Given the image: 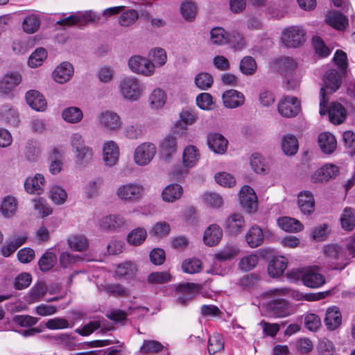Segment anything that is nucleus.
I'll use <instances>...</instances> for the list:
<instances>
[{
  "label": "nucleus",
  "instance_id": "obj_39",
  "mask_svg": "<svg viewBox=\"0 0 355 355\" xmlns=\"http://www.w3.org/2000/svg\"><path fill=\"white\" fill-rule=\"evenodd\" d=\"M278 225L286 232H297L303 229V225L297 219L282 217L277 220Z\"/></svg>",
  "mask_w": 355,
  "mask_h": 355
},
{
  "label": "nucleus",
  "instance_id": "obj_13",
  "mask_svg": "<svg viewBox=\"0 0 355 355\" xmlns=\"http://www.w3.org/2000/svg\"><path fill=\"white\" fill-rule=\"evenodd\" d=\"M277 110L284 117H294L300 110V102L296 97L284 96L279 102Z\"/></svg>",
  "mask_w": 355,
  "mask_h": 355
},
{
  "label": "nucleus",
  "instance_id": "obj_20",
  "mask_svg": "<svg viewBox=\"0 0 355 355\" xmlns=\"http://www.w3.org/2000/svg\"><path fill=\"white\" fill-rule=\"evenodd\" d=\"M119 157V149L117 144L113 141H109L104 144L103 148V158L106 166H114Z\"/></svg>",
  "mask_w": 355,
  "mask_h": 355
},
{
  "label": "nucleus",
  "instance_id": "obj_55",
  "mask_svg": "<svg viewBox=\"0 0 355 355\" xmlns=\"http://www.w3.org/2000/svg\"><path fill=\"white\" fill-rule=\"evenodd\" d=\"M47 53L43 48H38L31 55L28 63L31 67H37L40 66L42 62L46 59Z\"/></svg>",
  "mask_w": 355,
  "mask_h": 355
},
{
  "label": "nucleus",
  "instance_id": "obj_23",
  "mask_svg": "<svg viewBox=\"0 0 355 355\" xmlns=\"http://www.w3.org/2000/svg\"><path fill=\"white\" fill-rule=\"evenodd\" d=\"M125 224L124 218L119 214L103 217L98 222L99 227L105 231H116Z\"/></svg>",
  "mask_w": 355,
  "mask_h": 355
},
{
  "label": "nucleus",
  "instance_id": "obj_34",
  "mask_svg": "<svg viewBox=\"0 0 355 355\" xmlns=\"http://www.w3.org/2000/svg\"><path fill=\"white\" fill-rule=\"evenodd\" d=\"M56 250V248L49 249L40 257L38 261V266L41 271L47 272L55 265L57 261Z\"/></svg>",
  "mask_w": 355,
  "mask_h": 355
},
{
  "label": "nucleus",
  "instance_id": "obj_21",
  "mask_svg": "<svg viewBox=\"0 0 355 355\" xmlns=\"http://www.w3.org/2000/svg\"><path fill=\"white\" fill-rule=\"evenodd\" d=\"M28 239L26 234L14 235L8 239L1 248V254L5 257H8L14 253L17 248L21 246Z\"/></svg>",
  "mask_w": 355,
  "mask_h": 355
},
{
  "label": "nucleus",
  "instance_id": "obj_45",
  "mask_svg": "<svg viewBox=\"0 0 355 355\" xmlns=\"http://www.w3.org/2000/svg\"><path fill=\"white\" fill-rule=\"evenodd\" d=\"M68 245L75 251L83 252L88 248L89 242L83 235H73L68 239Z\"/></svg>",
  "mask_w": 355,
  "mask_h": 355
},
{
  "label": "nucleus",
  "instance_id": "obj_30",
  "mask_svg": "<svg viewBox=\"0 0 355 355\" xmlns=\"http://www.w3.org/2000/svg\"><path fill=\"white\" fill-rule=\"evenodd\" d=\"M318 144L322 151L325 154L332 153L336 148L337 141L334 135L330 132H322L318 136Z\"/></svg>",
  "mask_w": 355,
  "mask_h": 355
},
{
  "label": "nucleus",
  "instance_id": "obj_4",
  "mask_svg": "<svg viewBox=\"0 0 355 355\" xmlns=\"http://www.w3.org/2000/svg\"><path fill=\"white\" fill-rule=\"evenodd\" d=\"M144 192V187L138 183H127L119 186L116 191L119 199L128 202L140 200Z\"/></svg>",
  "mask_w": 355,
  "mask_h": 355
},
{
  "label": "nucleus",
  "instance_id": "obj_51",
  "mask_svg": "<svg viewBox=\"0 0 355 355\" xmlns=\"http://www.w3.org/2000/svg\"><path fill=\"white\" fill-rule=\"evenodd\" d=\"M40 25V19L34 15L26 17L22 23L23 30L29 34L36 32Z\"/></svg>",
  "mask_w": 355,
  "mask_h": 355
},
{
  "label": "nucleus",
  "instance_id": "obj_15",
  "mask_svg": "<svg viewBox=\"0 0 355 355\" xmlns=\"http://www.w3.org/2000/svg\"><path fill=\"white\" fill-rule=\"evenodd\" d=\"M178 150V140L173 135H167L162 139L159 144L161 159L168 161L172 159Z\"/></svg>",
  "mask_w": 355,
  "mask_h": 355
},
{
  "label": "nucleus",
  "instance_id": "obj_49",
  "mask_svg": "<svg viewBox=\"0 0 355 355\" xmlns=\"http://www.w3.org/2000/svg\"><path fill=\"white\" fill-rule=\"evenodd\" d=\"M224 348V340L219 334H214L209 336L208 340V351L209 354L215 353L223 350Z\"/></svg>",
  "mask_w": 355,
  "mask_h": 355
},
{
  "label": "nucleus",
  "instance_id": "obj_58",
  "mask_svg": "<svg viewBox=\"0 0 355 355\" xmlns=\"http://www.w3.org/2000/svg\"><path fill=\"white\" fill-rule=\"evenodd\" d=\"M46 294V286L44 283H39L34 286L29 292L28 301L34 303L40 301Z\"/></svg>",
  "mask_w": 355,
  "mask_h": 355
},
{
  "label": "nucleus",
  "instance_id": "obj_43",
  "mask_svg": "<svg viewBox=\"0 0 355 355\" xmlns=\"http://www.w3.org/2000/svg\"><path fill=\"white\" fill-rule=\"evenodd\" d=\"M147 236V232L144 228L137 227L132 230L127 236L128 243L131 245H140Z\"/></svg>",
  "mask_w": 355,
  "mask_h": 355
},
{
  "label": "nucleus",
  "instance_id": "obj_57",
  "mask_svg": "<svg viewBox=\"0 0 355 355\" xmlns=\"http://www.w3.org/2000/svg\"><path fill=\"white\" fill-rule=\"evenodd\" d=\"M195 84L200 89L206 90L212 85L213 77L207 72L200 73L196 76Z\"/></svg>",
  "mask_w": 355,
  "mask_h": 355
},
{
  "label": "nucleus",
  "instance_id": "obj_32",
  "mask_svg": "<svg viewBox=\"0 0 355 355\" xmlns=\"http://www.w3.org/2000/svg\"><path fill=\"white\" fill-rule=\"evenodd\" d=\"M287 259L283 256L275 257L270 261L268 272L270 277H279L283 274L287 267Z\"/></svg>",
  "mask_w": 355,
  "mask_h": 355
},
{
  "label": "nucleus",
  "instance_id": "obj_64",
  "mask_svg": "<svg viewBox=\"0 0 355 355\" xmlns=\"http://www.w3.org/2000/svg\"><path fill=\"white\" fill-rule=\"evenodd\" d=\"M258 261V256L254 254H251L243 257L241 259L239 263V267L243 271H249L256 266Z\"/></svg>",
  "mask_w": 355,
  "mask_h": 355
},
{
  "label": "nucleus",
  "instance_id": "obj_37",
  "mask_svg": "<svg viewBox=\"0 0 355 355\" xmlns=\"http://www.w3.org/2000/svg\"><path fill=\"white\" fill-rule=\"evenodd\" d=\"M137 271V266L135 263L130 261H125L120 263L116 270V275L119 278L125 279H131L134 277Z\"/></svg>",
  "mask_w": 355,
  "mask_h": 355
},
{
  "label": "nucleus",
  "instance_id": "obj_63",
  "mask_svg": "<svg viewBox=\"0 0 355 355\" xmlns=\"http://www.w3.org/2000/svg\"><path fill=\"white\" fill-rule=\"evenodd\" d=\"M33 202L35 210L42 217H46L52 213V209L44 198H35L33 200Z\"/></svg>",
  "mask_w": 355,
  "mask_h": 355
},
{
  "label": "nucleus",
  "instance_id": "obj_14",
  "mask_svg": "<svg viewBox=\"0 0 355 355\" xmlns=\"http://www.w3.org/2000/svg\"><path fill=\"white\" fill-rule=\"evenodd\" d=\"M240 203L246 212L254 213L257 209V197L254 190L249 186H243L239 193Z\"/></svg>",
  "mask_w": 355,
  "mask_h": 355
},
{
  "label": "nucleus",
  "instance_id": "obj_10",
  "mask_svg": "<svg viewBox=\"0 0 355 355\" xmlns=\"http://www.w3.org/2000/svg\"><path fill=\"white\" fill-rule=\"evenodd\" d=\"M22 80L21 76L18 72L6 73L0 79V96L6 98L12 96V91Z\"/></svg>",
  "mask_w": 355,
  "mask_h": 355
},
{
  "label": "nucleus",
  "instance_id": "obj_6",
  "mask_svg": "<svg viewBox=\"0 0 355 355\" xmlns=\"http://www.w3.org/2000/svg\"><path fill=\"white\" fill-rule=\"evenodd\" d=\"M324 253L334 261L333 263L336 265L333 267L334 270L344 269L352 259L346 249L338 245H327L324 248Z\"/></svg>",
  "mask_w": 355,
  "mask_h": 355
},
{
  "label": "nucleus",
  "instance_id": "obj_61",
  "mask_svg": "<svg viewBox=\"0 0 355 355\" xmlns=\"http://www.w3.org/2000/svg\"><path fill=\"white\" fill-rule=\"evenodd\" d=\"M196 10V5L190 1L183 2L180 8L182 15L187 21H191L195 18Z\"/></svg>",
  "mask_w": 355,
  "mask_h": 355
},
{
  "label": "nucleus",
  "instance_id": "obj_44",
  "mask_svg": "<svg viewBox=\"0 0 355 355\" xmlns=\"http://www.w3.org/2000/svg\"><path fill=\"white\" fill-rule=\"evenodd\" d=\"M282 148L287 155H295L298 150V141L293 135L284 136L282 141Z\"/></svg>",
  "mask_w": 355,
  "mask_h": 355
},
{
  "label": "nucleus",
  "instance_id": "obj_2",
  "mask_svg": "<svg viewBox=\"0 0 355 355\" xmlns=\"http://www.w3.org/2000/svg\"><path fill=\"white\" fill-rule=\"evenodd\" d=\"M71 146L78 165L85 166L92 161L93 150L91 147L85 145L81 135L74 133L71 135Z\"/></svg>",
  "mask_w": 355,
  "mask_h": 355
},
{
  "label": "nucleus",
  "instance_id": "obj_50",
  "mask_svg": "<svg viewBox=\"0 0 355 355\" xmlns=\"http://www.w3.org/2000/svg\"><path fill=\"white\" fill-rule=\"evenodd\" d=\"M149 56L152 59L150 62L154 64V69L155 67H159L163 66L167 60L166 53L162 48H156L151 50L149 53Z\"/></svg>",
  "mask_w": 355,
  "mask_h": 355
},
{
  "label": "nucleus",
  "instance_id": "obj_26",
  "mask_svg": "<svg viewBox=\"0 0 355 355\" xmlns=\"http://www.w3.org/2000/svg\"><path fill=\"white\" fill-rule=\"evenodd\" d=\"M223 230L217 224L210 225L205 231L203 241L208 246L216 245L221 240Z\"/></svg>",
  "mask_w": 355,
  "mask_h": 355
},
{
  "label": "nucleus",
  "instance_id": "obj_47",
  "mask_svg": "<svg viewBox=\"0 0 355 355\" xmlns=\"http://www.w3.org/2000/svg\"><path fill=\"white\" fill-rule=\"evenodd\" d=\"M250 166L252 170L258 174H263L268 170V166L263 157L259 153H254L250 157Z\"/></svg>",
  "mask_w": 355,
  "mask_h": 355
},
{
  "label": "nucleus",
  "instance_id": "obj_62",
  "mask_svg": "<svg viewBox=\"0 0 355 355\" xmlns=\"http://www.w3.org/2000/svg\"><path fill=\"white\" fill-rule=\"evenodd\" d=\"M276 64L280 73L284 74L285 76L286 73L293 70L297 67L296 62L292 58L288 57L278 59L277 60Z\"/></svg>",
  "mask_w": 355,
  "mask_h": 355
},
{
  "label": "nucleus",
  "instance_id": "obj_7",
  "mask_svg": "<svg viewBox=\"0 0 355 355\" xmlns=\"http://www.w3.org/2000/svg\"><path fill=\"white\" fill-rule=\"evenodd\" d=\"M293 273L297 278L301 279L303 284L309 288H319L325 282L324 275L312 268L298 270L293 271Z\"/></svg>",
  "mask_w": 355,
  "mask_h": 355
},
{
  "label": "nucleus",
  "instance_id": "obj_9",
  "mask_svg": "<svg viewBox=\"0 0 355 355\" xmlns=\"http://www.w3.org/2000/svg\"><path fill=\"white\" fill-rule=\"evenodd\" d=\"M97 124L108 131H117L122 126L121 116L115 112L106 110L102 112L96 118Z\"/></svg>",
  "mask_w": 355,
  "mask_h": 355
},
{
  "label": "nucleus",
  "instance_id": "obj_54",
  "mask_svg": "<svg viewBox=\"0 0 355 355\" xmlns=\"http://www.w3.org/2000/svg\"><path fill=\"white\" fill-rule=\"evenodd\" d=\"M105 291L114 297H127L129 295V291L120 284H111L105 286Z\"/></svg>",
  "mask_w": 355,
  "mask_h": 355
},
{
  "label": "nucleus",
  "instance_id": "obj_11",
  "mask_svg": "<svg viewBox=\"0 0 355 355\" xmlns=\"http://www.w3.org/2000/svg\"><path fill=\"white\" fill-rule=\"evenodd\" d=\"M200 285L195 283L180 284L177 287V297L175 302L178 304L186 306L199 293Z\"/></svg>",
  "mask_w": 355,
  "mask_h": 355
},
{
  "label": "nucleus",
  "instance_id": "obj_17",
  "mask_svg": "<svg viewBox=\"0 0 355 355\" xmlns=\"http://www.w3.org/2000/svg\"><path fill=\"white\" fill-rule=\"evenodd\" d=\"M46 182L41 173L28 177L24 182L25 191L32 195H41L44 190Z\"/></svg>",
  "mask_w": 355,
  "mask_h": 355
},
{
  "label": "nucleus",
  "instance_id": "obj_56",
  "mask_svg": "<svg viewBox=\"0 0 355 355\" xmlns=\"http://www.w3.org/2000/svg\"><path fill=\"white\" fill-rule=\"evenodd\" d=\"M184 272L194 274L200 272L202 269V261L198 259H186L182 266Z\"/></svg>",
  "mask_w": 355,
  "mask_h": 355
},
{
  "label": "nucleus",
  "instance_id": "obj_29",
  "mask_svg": "<svg viewBox=\"0 0 355 355\" xmlns=\"http://www.w3.org/2000/svg\"><path fill=\"white\" fill-rule=\"evenodd\" d=\"M26 101L31 108L37 111H44L46 102L43 95L36 90H30L26 94Z\"/></svg>",
  "mask_w": 355,
  "mask_h": 355
},
{
  "label": "nucleus",
  "instance_id": "obj_48",
  "mask_svg": "<svg viewBox=\"0 0 355 355\" xmlns=\"http://www.w3.org/2000/svg\"><path fill=\"white\" fill-rule=\"evenodd\" d=\"M139 18L138 12L134 9H128L121 13L119 23L121 26H130L135 24Z\"/></svg>",
  "mask_w": 355,
  "mask_h": 355
},
{
  "label": "nucleus",
  "instance_id": "obj_5",
  "mask_svg": "<svg viewBox=\"0 0 355 355\" xmlns=\"http://www.w3.org/2000/svg\"><path fill=\"white\" fill-rule=\"evenodd\" d=\"M305 35L301 26H291L283 30L281 40L286 47L297 48L305 42Z\"/></svg>",
  "mask_w": 355,
  "mask_h": 355
},
{
  "label": "nucleus",
  "instance_id": "obj_40",
  "mask_svg": "<svg viewBox=\"0 0 355 355\" xmlns=\"http://www.w3.org/2000/svg\"><path fill=\"white\" fill-rule=\"evenodd\" d=\"M340 220L343 230L347 232L353 230L355 227V210L351 207H345Z\"/></svg>",
  "mask_w": 355,
  "mask_h": 355
},
{
  "label": "nucleus",
  "instance_id": "obj_35",
  "mask_svg": "<svg viewBox=\"0 0 355 355\" xmlns=\"http://www.w3.org/2000/svg\"><path fill=\"white\" fill-rule=\"evenodd\" d=\"M327 23L338 31H344L348 26V19L339 12H333L327 17Z\"/></svg>",
  "mask_w": 355,
  "mask_h": 355
},
{
  "label": "nucleus",
  "instance_id": "obj_60",
  "mask_svg": "<svg viewBox=\"0 0 355 355\" xmlns=\"http://www.w3.org/2000/svg\"><path fill=\"white\" fill-rule=\"evenodd\" d=\"M260 279L255 273H250L243 276L239 281L237 284L244 290H248L257 286Z\"/></svg>",
  "mask_w": 355,
  "mask_h": 355
},
{
  "label": "nucleus",
  "instance_id": "obj_3",
  "mask_svg": "<svg viewBox=\"0 0 355 355\" xmlns=\"http://www.w3.org/2000/svg\"><path fill=\"white\" fill-rule=\"evenodd\" d=\"M119 91L123 97L130 101H138L144 93V86L138 78L128 76L123 78L119 83Z\"/></svg>",
  "mask_w": 355,
  "mask_h": 355
},
{
  "label": "nucleus",
  "instance_id": "obj_36",
  "mask_svg": "<svg viewBox=\"0 0 355 355\" xmlns=\"http://www.w3.org/2000/svg\"><path fill=\"white\" fill-rule=\"evenodd\" d=\"M239 249L236 246L234 245H227L223 249H222L220 252L216 254V261L214 263V266L212 268L213 272H214L215 268L218 265V262L227 261L235 256H236L239 253Z\"/></svg>",
  "mask_w": 355,
  "mask_h": 355
},
{
  "label": "nucleus",
  "instance_id": "obj_28",
  "mask_svg": "<svg viewBox=\"0 0 355 355\" xmlns=\"http://www.w3.org/2000/svg\"><path fill=\"white\" fill-rule=\"evenodd\" d=\"M298 206L304 215H309L315 208V200L310 191H302L298 194Z\"/></svg>",
  "mask_w": 355,
  "mask_h": 355
},
{
  "label": "nucleus",
  "instance_id": "obj_19",
  "mask_svg": "<svg viewBox=\"0 0 355 355\" xmlns=\"http://www.w3.org/2000/svg\"><path fill=\"white\" fill-rule=\"evenodd\" d=\"M267 307L271 315L275 318H284L291 313V310L288 302L281 298L270 301Z\"/></svg>",
  "mask_w": 355,
  "mask_h": 355
},
{
  "label": "nucleus",
  "instance_id": "obj_42",
  "mask_svg": "<svg viewBox=\"0 0 355 355\" xmlns=\"http://www.w3.org/2000/svg\"><path fill=\"white\" fill-rule=\"evenodd\" d=\"M103 183L102 178L97 177L89 180L84 187V195L87 199L93 198L98 196V190Z\"/></svg>",
  "mask_w": 355,
  "mask_h": 355
},
{
  "label": "nucleus",
  "instance_id": "obj_38",
  "mask_svg": "<svg viewBox=\"0 0 355 355\" xmlns=\"http://www.w3.org/2000/svg\"><path fill=\"white\" fill-rule=\"evenodd\" d=\"M200 158V153L194 146H189L184 150L182 155L183 164L187 168L193 167Z\"/></svg>",
  "mask_w": 355,
  "mask_h": 355
},
{
  "label": "nucleus",
  "instance_id": "obj_12",
  "mask_svg": "<svg viewBox=\"0 0 355 355\" xmlns=\"http://www.w3.org/2000/svg\"><path fill=\"white\" fill-rule=\"evenodd\" d=\"M130 70L136 73L149 76L154 73V64L139 55L131 57L128 61Z\"/></svg>",
  "mask_w": 355,
  "mask_h": 355
},
{
  "label": "nucleus",
  "instance_id": "obj_59",
  "mask_svg": "<svg viewBox=\"0 0 355 355\" xmlns=\"http://www.w3.org/2000/svg\"><path fill=\"white\" fill-rule=\"evenodd\" d=\"M51 199L57 205L63 204L67 198L66 191L58 185L53 186L49 192Z\"/></svg>",
  "mask_w": 355,
  "mask_h": 355
},
{
  "label": "nucleus",
  "instance_id": "obj_24",
  "mask_svg": "<svg viewBox=\"0 0 355 355\" xmlns=\"http://www.w3.org/2000/svg\"><path fill=\"white\" fill-rule=\"evenodd\" d=\"M222 98L225 107L231 109L238 107L245 102L244 95L235 89L225 91L223 94Z\"/></svg>",
  "mask_w": 355,
  "mask_h": 355
},
{
  "label": "nucleus",
  "instance_id": "obj_22",
  "mask_svg": "<svg viewBox=\"0 0 355 355\" xmlns=\"http://www.w3.org/2000/svg\"><path fill=\"white\" fill-rule=\"evenodd\" d=\"M207 144L214 153L223 154L227 150L228 141L221 134L211 132L207 136Z\"/></svg>",
  "mask_w": 355,
  "mask_h": 355
},
{
  "label": "nucleus",
  "instance_id": "obj_25",
  "mask_svg": "<svg viewBox=\"0 0 355 355\" xmlns=\"http://www.w3.org/2000/svg\"><path fill=\"white\" fill-rule=\"evenodd\" d=\"M324 322L330 331H334L339 327L342 322V315L338 308L336 306L329 307L327 309Z\"/></svg>",
  "mask_w": 355,
  "mask_h": 355
},
{
  "label": "nucleus",
  "instance_id": "obj_18",
  "mask_svg": "<svg viewBox=\"0 0 355 355\" xmlns=\"http://www.w3.org/2000/svg\"><path fill=\"white\" fill-rule=\"evenodd\" d=\"M245 225L246 222L243 216L240 213L235 212L226 218L224 227L229 234H237L242 231Z\"/></svg>",
  "mask_w": 355,
  "mask_h": 355
},
{
  "label": "nucleus",
  "instance_id": "obj_16",
  "mask_svg": "<svg viewBox=\"0 0 355 355\" xmlns=\"http://www.w3.org/2000/svg\"><path fill=\"white\" fill-rule=\"evenodd\" d=\"M339 173V168L334 164H325L315 171L311 175V181L314 183L327 182L335 178Z\"/></svg>",
  "mask_w": 355,
  "mask_h": 355
},
{
  "label": "nucleus",
  "instance_id": "obj_8",
  "mask_svg": "<svg viewBox=\"0 0 355 355\" xmlns=\"http://www.w3.org/2000/svg\"><path fill=\"white\" fill-rule=\"evenodd\" d=\"M156 153L157 148L154 144L151 142L142 143L135 150V162L139 166H146L153 160Z\"/></svg>",
  "mask_w": 355,
  "mask_h": 355
},
{
  "label": "nucleus",
  "instance_id": "obj_53",
  "mask_svg": "<svg viewBox=\"0 0 355 355\" xmlns=\"http://www.w3.org/2000/svg\"><path fill=\"white\" fill-rule=\"evenodd\" d=\"M239 67L243 74L252 75L257 70V63L252 57L245 56L241 60Z\"/></svg>",
  "mask_w": 355,
  "mask_h": 355
},
{
  "label": "nucleus",
  "instance_id": "obj_41",
  "mask_svg": "<svg viewBox=\"0 0 355 355\" xmlns=\"http://www.w3.org/2000/svg\"><path fill=\"white\" fill-rule=\"evenodd\" d=\"M166 98V92L162 89L156 88L150 94L148 101L153 109L158 110L165 105Z\"/></svg>",
  "mask_w": 355,
  "mask_h": 355
},
{
  "label": "nucleus",
  "instance_id": "obj_1",
  "mask_svg": "<svg viewBox=\"0 0 355 355\" xmlns=\"http://www.w3.org/2000/svg\"><path fill=\"white\" fill-rule=\"evenodd\" d=\"M329 99L327 98L324 88L321 87L320 92V114L322 116L329 114V121L336 125L342 123L346 118V110L345 107L339 103H331L329 109H327V103Z\"/></svg>",
  "mask_w": 355,
  "mask_h": 355
},
{
  "label": "nucleus",
  "instance_id": "obj_33",
  "mask_svg": "<svg viewBox=\"0 0 355 355\" xmlns=\"http://www.w3.org/2000/svg\"><path fill=\"white\" fill-rule=\"evenodd\" d=\"M263 239V230L258 225L252 226L245 235V241L248 245L252 248L261 245Z\"/></svg>",
  "mask_w": 355,
  "mask_h": 355
},
{
  "label": "nucleus",
  "instance_id": "obj_46",
  "mask_svg": "<svg viewBox=\"0 0 355 355\" xmlns=\"http://www.w3.org/2000/svg\"><path fill=\"white\" fill-rule=\"evenodd\" d=\"M17 200L12 196L6 197L0 207V211L5 217H11L17 210Z\"/></svg>",
  "mask_w": 355,
  "mask_h": 355
},
{
  "label": "nucleus",
  "instance_id": "obj_52",
  "mask_svg": "<svg viewBox=\"0 0 355 355\" xmlns=\"http://www.w3.org/2000/svg\"><path fill=\"white\" fill-rule=\"evenodd\" d=\"M211 40L214 44L221 45L227 43L228 33L224 28L215 27L210 31Z\"/></svg>",
  "mask_w": 355,
  "mask_h": 355
},
{
  "label": "nucleus",
  "instance_id": "obj_31",
  "mask_svg": "<svg viewBox=\"0 0 355 355\" xmlns=\"http://www.w3.org/2000/svg\"><path fill=\"white\" fill-rule=\"evenodd\" d=\"M183 188L181 185L173 183L166 186L162 192V198L166 202H174L182 196Z\"/></svg>",
  "mask_w": 355,
  "mask_h": 355
},
{
  "label": "nucleus",
  "instance_id": "obj_27",
  "mask_svg": "<svg viewBox=\"0 0 355 355\" xmlns=\"http://www.w3.org/2000/svg\"><path fill=\"white\" fill-rule=\"evenodd\" d=\"M324 89H329L331 92H335L338 89L341 85L342 78L339 71L336 69H331L326 71L324 79ZM326 93V92L324 91Z\"/></svg>",
  "mask_w": 355,
  "mask_h": 355
}]
</instances>
